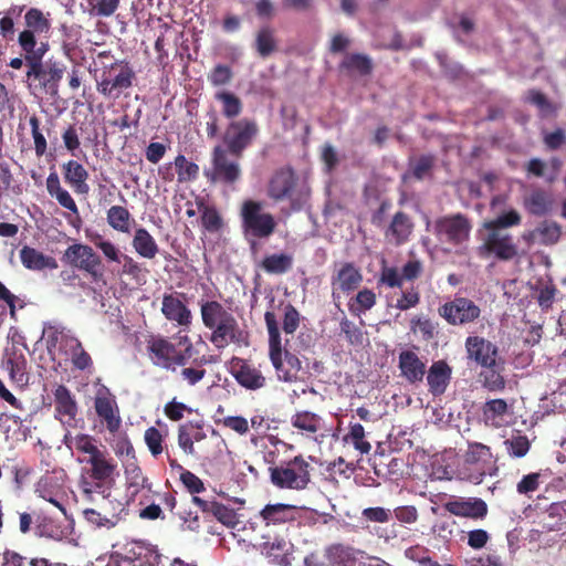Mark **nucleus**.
Listing matches in <instances>:
<instances>
[{"label":"nucleus","instance_id":"obj_1","mask_svg":"<svg viewBox=\"0 0 566 566\" xmlns=\"http://www.w3.org/2000/svg\"><path fill=\"white\" fill-rule=\"evenodd\" d=\"M199 305L202 324L211 332L209 340L217 349L230 344L248 345L249 334L241 328L231 308L216 300H202Z\"/></svg>","mask_w":566,"mask_h":566},{"label":"nucleus","instance_id":"obj_2","mask_svg":"<svg viewBox=\"0 0 566 566\" xmlns=\"http://www.w3.org/2000/svg\"><path fill=\"white\" fill-rule=\"evenodd\" d=\"M264 459L271 464L270 481L277 489L302 491L310 484L311 465L303 455H296L279 465L274 462V452H269Z\"/></svg>","mask_w":566,"mask_h":566},{"label":"nucleus","instance_id":"obj_3","mask_svg":"<svg viewBox=\"0 0 566 566\" xmlns=\"http://www.w3.org/2000/svg\"><path fill=\"white\" fill-rule=\"evenodd\" d=\"M264 322L269 334L270 360L280 379L284 381H292L297 377V373L302 368L301 360L289 350H283L279 322L275 313L266 311L264 314Z\"/></svg>","mask_w":566,"mask_h":566},{"label":"nucleus","instance_id":"obj_4","mask_svg":"<svg viewBox=\"0 0 566 566\" xmlns=\"http://www.w3.org/2000/svg\"><path fill=\"white\" fill-rule=\"evenodd\" d=\"M25 66V83L30 91L45 93L51 97L59 95L60 82L66 71L62 61L49 59L43 62L36 57L28 60Z\"/></svg>","mask_w":566,"mask_h":566},{"label":"nucleus","instance_id":"obj_5","mask_svg":"<svg viewBox=\"0 0 566 566\" xmlns=\"http://www.w3.org/2000/svg\"><path fill=\"white\" fill-rule=\"evenodd\" d=\"M241 229L245 239H266L276 228L274 217L263 211V205L252 199L244 200L240 209Z\"/></svg>","mask_w":566,"mask_h":566},{"label":"nucleus","instance_id":"obj_6","mask_svg":"<svg viewBox=\"0 0 566 566\" xmlns=\"http://www.w3.org/2000/svg\"><path fill=\"white\" fill-rule=\"evenodd\" d=\"M181 339L186 344L185 349H178L174 343L163 336L151 337L147 343V349L153 363L172 371L177 366H185L191 357L192 344L187 336Z\"/></svg>","mask_w":566,"mask_h":566},{"label":"nucleus","instance_id":"obj_7","mask_svg":"<svg viewBox=\"0 0 566 566\" xmlns=\"http://www.w3.org/2000/svg\"><path fill=\"white\" fill-rule=\"evenodd\" d=\"M259 134V126L254 119L241 118L231 120L222 135L223 147L229 154L239 159L250 147Z\"/></svg>","mask_w":566,"mask_h":566},{"label":"nucleus","instance_id":"obj_8","mask_svg":"<svg viewBox=\"0 0 566 566\" xmlns=\"http://www.w3.org/2000/svg\"><path fill=\"white\" fill-rule=\"evenodd\" d=\"M61 261L73 269L85 272L93 282H99L104 277L102 258L91 245L74 243L67 247Z\"/></svg>","mask_w":566,"mask_h":566},{"label":"nucleus","instance_id":"obj_9","mask_svg":"<svg viewBox=\"0 0 566 566\" xmlns=\"http://www.w3.org/2000/svg\"><path fill=\"white\" fill-rule=\"evenodd\" d=\"M135 71L126 60H117L104 65L102 80L97 82V91L106 97H118L122 91L133 86Z\"/></svg>","mask_w":566,"mask_h":566},{"label":"nucleus","instance_id":"obj_10","mask_svg":"<svg viewBox=\"0 0 566 566\" xmlns=\"http://www.w3.org/2000/svg\"><path fill=\"white\" fill-rule=\"evenodd\" d=\"M472 230V224L463 213H454L438 218L433 223V233L439 242L451 247L464 244Z\"/></svg>","mask_w":566,"mask_h":566},{"label":"nucleus","instance_id":"obj_11","mask_svg":"<svg viewBox=\"0 0 566 566\" xmlns=\"http://www.w3.org/2000/svg\"><path fill=\"white\" fill-rule=\"evenodd\" d=\"M486 233L478 247L481 258L494 256L500 261H511L518 255V248L512 234L493 228H484Z\"/></svg>","mask_w":566,"mask_h":566},{"label":"nucleus","instance_id":"obj_12","mask_svg":"<svg viewBox=\"0 0 566 566\" xmlns=\"http://www.w3.org/2000/svg\"><path fill=\"white\" fill-rule=\"evenodd\" d=\"M298 178L291 167L277 169L268 185V196L274 201L289 199L292 205L302 201L307 195L297 187Z\"/></svg>","mask_w":566,"mask_h":566},{"label":"nucleus","instance_id":"obj_13","mask_svg":"<svg viewBox=\"0 0 566 566\" xmlns=\"http://www.w3.org/2000/svg\"><path fill=\"white\" fill-rule=\"evenodd\" d=\"M221 145L213 147L211 153V168L205 171V176L211 182L233 185L241 178V167L238 160Z\"/></svg>","mask_w":566,"mask_h":566},{"label":"nucleus","instance_id":"obj_14","mask_svg":"<svg viewBox=\"0 0 566 566\" xmlns=\"http://www.w3.org/2000/svg\"><path fill=\"white\" fill-rule=\"evenodd\" d=\"M439 315L450 325L461 326L475 322L481 308L468 297H454L438 308Z\"/></svg>","mask_w":566,"mask_h":566},{"label":"nucleus","instance_id":"obj_15","mask_svg":"<svg viewBox=\"0 0 566 566\" xmlns=\"http://www.w3.org/2000/svg\"><path fill=\"white\" fill-rule=\"evenodd\" d=\"M230 373L235 381L247 390L256 391L266 386L265 376L247 359L233 357Z\"/></svg>","mask_w":566,"mask_h":566},{"label":"nucleus","instance_id":"obj_16","mask_svg":"<svg viewBox=\"0 0 566 566\" xmlns=\"http://www.w3.org/2000/svg\"><path fill=\"white\" fill-rule=\"evenodd\" d=\"M161 313L167 321L184 328H189L192 323L191 310L186 304V294L181 292L164 294Z\"/></svg>","mask_w":566,"mask_h":566},{"label":"nucleus","instance_id":"obj_17","mask_svg":"<svg viewBox=\"0 0 566 566\" xmlns=\"http://www.w3.org/2000/svg\"><path fill=\"white\" fill-rule=\"evenodd\" d=\"M465 350L468 359L474 361L481 368L494 367L495 361L501 359L497 346L481 336L467 337Z\"/></svg>","mask_w":566,"mask_h":566},{"label":"nucleus","instance_id":"obj_18","mask_svg":"<svg viewBox=\"0 0 566 566\" xmlns=\"http://www.w3.org/2000/svg\"><path fill=\"white\" fill-rule=\"evenodd\" d=\"M447 512L454 516L474 521L483 520L489 512L488 504L480 497H451L443 504Z\"/></svg>","mask_w":566,"mask_h":566},{"label":"nucleus","instance_id":"obj_19","mask_svg":"<svg viewBox=\"0 0 566 566\" xmlns=\"http://www.w3.org/2000/svg\"><path fill=\"white\" fill-rule=\"evenodd\" d=\"M54 417L63 426H74L77 415V402L74 395L65 385H57L53 390Z\"/></svg>","mask_w":566,"mask_h":566},{"label":"nucleus","instance_id":"obj_20","mask_svg":"<svg viewBox=\"0 0 566 566\" xmlns=\"http://www.w3.org/2000/svg\"><path fill=\"white\" fill-rule=\"evenodd\" d=\"M413 230L412 218L407 212L399 210L394 213L382 234L389 243L399 247L410 240Z\"/></svg>","mask_w":566,"mask_h":566},{"label":"nucleus","instance_id":"obj_21","mask_svg":"<svg viewBox=\"0 0 566 566\" xmlns=\"http://www.w3.org/2000/svg\"><path fill=\"white\" fill-rule=\"evenodd\" d=\"M82 461L90 465L88 476L92 480L115 482L117 464L107 451L101 450L93 457H86Z\"/></svg>","mask_w":566,"mask_h":566},{"label":"nucleus","instance_id":"obj_22","mask_svg":"<svg viewBox=\"0 0 566 566\" xmlns=\"http://www.w3.org/2000/svg\"><path fill=\"white\" fill-rule=\"evenodd\" d=\"M94 408L97 416L105 422L107 430L112 433L117 432L122 419L115 398L109 392L97 395L94 400Z\"/></svg>","mask_w":566,"mask_h":566},{"label":"nucleus","instance_id":"obj_23","mask_svg":"<svg viewBox=\"0 0 566 566\" xmlns=\"http://www.w3.org/2000/svg\"><path fill=\"white\" fill-rule=\"evenodd\" d=\"M1 367L17 386L23 388L29 384L28 361L22 353L17 350L6 353L1 359Z\"/></svg>","mask_w":566,"mask_h":566},{"label":"nucleus","instance_id":"obj_24","mask_svg":"<svg viewBox=\"0 0 566 566\" xmlns=\"http://www.w3.org/2000/svg\"><path fill=\"white\" fill-rule=\"evenodd\" d=\"M363 281V275L354 263L346 262L332 277L333 297H336L337 292L349 293L356 290Z\"/></svg>","mask_w":566,"mask_h":566},{"label":"nucleus","instance_id":"obj_25","mask_svg":"<svg viewBox=\"0 0 566 566\" xmlns=\"http://www.w3.org/2000/svg\"><path fill=\"white\" fill-rule=\"evenodd\" d=\"M62 171L64 181L75 193L85 196L90 192L88 171L81 163L71 159L62 165Z\"/></svg>","mask_w":566,"mask_h":566},{"label":"nucleus","instance_id":"obj_26","mask_svg":"<svg viewBox=\"0 0 566 566\" xmlns=\"http://www.w3.org/2000/svg\"><path fill=\"white\" fill-rule=\"evenodd\" d=\"M399 369L410 384L421 382L426 375V364L412 350H402L399 354Z\"/></svg>","mask_w":566,"mask_h":566},{"label":"nucleus","instance_id":"obj_27","mask_svg":"<svg viewBox=\"0 0 566 566\" xmlns=\"http://www.w3.org/2000/svg\"><path fill=\"white\" fill-rule=\"evenodd\" d=\"M452 375L451 367L444 360L434 361L427 375L429 391L433 396H441L446 392Z\"/></svg>","mask_w":566,"mask_h":566},{"label":"nucleus","instance_id":"obj_28","mask_svg":"<svg viewBox=\"0 0 566 566\" xmlns=\"http://www.w3.org/2000/svg\"><path fill=\"white\" fill-rule=\"evenodd\" d=\"M265 525H279L296 520V506L284 503L266 504L260 512Z\"/></svg>","mask_w":566,"mask_h":566},{"label":"nucleus","instance_id":"obj_29","mask_svg":"<svg viewBox=\"0 0 566 566\" xmlns=\"http://www.w3.org/2000/svg\"><path fill=\"white\" fill-rule=\"evenodd\" d=\"M19 255L22 265L31 271H42L44 269L54 270L57 268V262L54 258L45 255L29 245H24L20 250Z\"/></svg>","mask_w":566,"mask_h":566},{"label":"nucleus","instance_id":"obj_30","mask_svg":"<svg viewBox=\"0 0 566 566\" xmlns=\"http://www.w3.org/2000/svg\"><path fill=\"white\" fill-rule=\"evenodd\" d=\"M553 205L552 195L542 188L533 189L528 195L523 198V207L525 210L536 217L547 214Z\"/></svg>","mask_w":566,"mask_h":566},{"label":"nucleus","instance_id":"obj_31","mask_svg":"<svg viewBox=\"0 0 566 566\" xmlns=\"http://www.w3.org/2000/svg\"><path fill=\"white\" fill-rule=\"evenodd\" d=\"M338 67L340 71H346L348 75L369 76L374 70V63L367 54L347 53Z\"/></svg>","mask_w":566,"mask_h":566},{"label":"nucleus","instance_id":"obj_32","mask_svg":"<svg viewBox=\"0 0 566 566\" xmlns=\"http://www.w3.org/2000/svg\"><path fill=\"white\" fill-rule=\"evenodd\" d=\"M291 424L307 438L317 440L315 436L323 429V419L317 413L302 410L292 416Z\"/></svg>","mask_w":566,"mask_h":566},{"label":"nucleus","instance_id":"obj_33","mask_svg":"<svg viewBox=\"0 0 566 566\" xmlns=\"http://www.w3.org/2000/svg\"><path fill=\"white\" fill-rule=\"evenodd\" d=\"M509 406L504 399H490L482 407V417L486 426L501 428L506 422Z\"/></svg>","mask_w":566,"mask_h":566},{"label":"nucleus","instance_id":"obj_34","mask_svg":"<svg viewBox=\"0 0 566 566\" xmlns=\"http://www.w3.org/2000/svg\"><path fill=\"white\" fill-rule=\"evenodd\" d=\"M262 553L266 555L270 563L280 566H290L292 563L291 548L292 544L284 539H275L274 542H265L262 544Z\"/></svg>","mask_w":566,"mask_h":566},{"label":"nucleus","instance_id":"obj_35","mask_svg":"<svg viewBox=\"0 0 566 566\" xmlns=\"http://www.w3.org/2000/svg\"><path fill=\"white\" fill-rule=\"evenodd\" d=\"M132 245L135 252L144 259H154L159 252L156 240L144 227L135 229Z\"/></svg>","mask_w":566,"mask_h":566},{"label":"nucleus","instance_id":"obj_36","mask_svg":"<svg viewBox=\"0 0 566 566\" xmlns=\"http://www.w3.org/2000/svg\"><path fill=\"white\" fill-rule=\"evenodd\" d=\"M504 370V361L502 359L495 361L494 367H482L479 374V380L489 391H502L506 381L502 375Z\"/></svg>","mask_w":566,"mask_h":566},{"label":"nucleus","instance_id":"obj_37","mask_svg":"<svg viewBox=\"0 0 566 566\" xmlns=\"http://www.w3.org/2000/svg\"><path fill=\"white\" fill-rule=\"evenodd\" d=\"M253 48L262 59H266L275 53L277 51V40L274 29L269 25L261 27L255 33Z\"/></svg>","mask_w":566,"mask_h":566},{"label":"nucleus","instance_id":"obj_38","mask_svg":"<svg viewBox=\"0 0 566 566\" xmlns=\"http://www.w3.org/2000/svg\"><path fill=\"white\" fill-rule=\"evenodd\" d=\"M83 517L85 521L95 527L112 528L118 522V514L113 510L109 512L106 505H101L99 510L85 509L83 511Z\"/></svg>","mask_w":566,"mask_h":566},{"label":"nucleus","instance_id":"obj_39","mask_svg":"<svg viewBox=\"0 0 566 566\" xmlns=\"http://www.w3.org/2000/svg\"><path fill=\"white\" fill-rule=\"evenodd\" d=\"M293 266V256L286 253H273L264 256L261 268L269 274L281 275Z\"/></svg>","mask_w":566,"mask_h":566},{"label":"nucleus","instance_id":"obj_40","mask_svg":"<svg viewBox=\"0 0 566 566\" xmlns=\"http://www.w3.org/2000/svg\"><path fill=\"white\" fill-rule=\"evenodd\" d=\"M108 226L115 231L122 233L130 232L132 214L127 208L123 206H112L106 212Z\"/></svg>","mask_w":566,"mask_h":566},{"label":"nucleus","instance_id":"obj_41","mask_svg":"<svg viewBox=\"0 0 566 566\" xmlns=\"http://www.w3.org/2000/svg\"><path fill=\"white\" fill-rule=\"evenodd\" d=\"M50 13H43L39 8H30L24 14L25 30H32L38 34H46L51 30Z\"/></svg>","mask_w":566,"mask_h":566},{"label":"nucleus","instance_id":"obj_42","mask_svg":"<svg viewBox=\"0 0 566 566\" xmlns=\"http://www.w3.org/2000/svg\"><path fill=\"white\" fill-rule=\"evenodd\" d=\"M214 98L221 103V112L224 117L233 119L242 113V101L234 93L219 91L214 94Z\"/></svg>","mask_w":566,"mask_h":566},{"label":"nucleus","instance_id":"obj_43","mask_svg":"<svg viewBox=\"0 0 566 566\" xmlns=\"http://www.w3.org/2000/svg\"><path fill=\"white\" fill-rule=\"evenodd\" d=\"M437 163V157L432 154H423L419 157L411 158L408 167L411 176L417 180H422L431 175Z\"/></svg>","mask_w":566,"mask_h":566},{"label":"nucleus","instance_id":"obj_44","mask_svg":"<svg viewBox=\"0 0 566 566\" xmlns=\"http://www.w3.org/2000/svg\"><path fill=\"white\" fill-rule=\"evenodd\" d=\"M343 440L346 443H352L361 454H368L371 450V444L365 440V428L358 422L349 424V431Z\"/></svg>","mask_w":566,"mask_h":566},{"label":"nucleus","instance_id":"obj_45","mask_svg":"<svg viewBox=\"0 0 566 566\" xmlns=\"http://www.w3.org/2000/svg\"><path fill=\"white\" fill-rule=\"evenodd\" d=\"M491 458L490 447L479 442L469 443L468 450L464 453V462L471 465L486 464Z\"/></svg>","mask_w":566,"mask_h":566},{"label":"nucleus","instance_id":"obj_46","mask_svg":"<svg viewBox=\"0 0 566 566\" xmlns=\"http://www.w3.org/2000/svg\"><path fill=\"white\" fill-rule=\"evenodd\" d=\"M538 233V243L543 245H553L558 242L562 235V228L554 221L544 220L536 227Z\"/></svg>","mask_w":566,"mask_h":566},{"label":"nucleus","instance_id":"obj_47","mask_svg":"<svg viewBox=\"0 0 566 566\" xmlns=\"http://www.w3.org/2000/svg\"><path fill=\"white\" fill-rule=\"evenodd\" d=\"M522 222L520 212L515 209H510L502 212L495 219L484 222L483 228H493L504 231L507 228L517 227Z\"/></svg>","mask_w":566,"mask_h":566},{"label":"nucleus","instance_id":"obj_48","mask_svg":"<svg viewBox=\"0 0 566 566\" xmlns=\"http://www.w3.org/2000/svg\"><path fill=\"white\" fill-rule=\"evenodd\" d=\"M0 566H48L45 558H27L19 553L6 549L1 556Z\"/></svg>","mask_w":566,"mask_h":566},{"label":"nucleus","instance_id":"obj_49","mask_svg":"<svg viewBox=\"0 0 566 566\" xmlns=\"http://www.w3.org/2000/svg\"><path fill=\"white\" fill-rule=\"evenodd\" d=\"M114 484L115 482L98 480H92L91 482L86 481L83 484V494L90 502H95V494L101 495L103 500H108Z\"/></svg>","mask_w":566,"mask_h":566},{"label":"nucleus","instance_id":"obj_50","mask_svg":"<svg viewBox=\"0 0 566 566\" xmlns=\"http://www.w3.org/2000/svg\"><path fill=\"white\" fill-rule=\"evenodd\" d=\"M525 102L536 106L543 117L555 114L557 111L556 106L547 98V96L535 88L527 91Z\"/></svg>","mask_w":566,"mask_h":566},{"label":"nucleus","instance_id":"obj_51","mask_svg":"<svg viewBox=\"0 0 566 566\" xmlns=\"http://www.w3.org/2000/svg\"><path fill=\"white\" fill-rule=\"evenodd\" d=\"M175 167L178 174L179 182L195 180L199 175V166L192 161H189L184 155H178L175 158Z\"/></svg>","mask_w":566,"mask_h":566},{"label":"nucleus","instance_id":"obj_52","mask_svg":"<svg viewBox=\"0 0 566 566\" xmlns=\"http://www.w3.org/2000/svg\"><path fill=\"white\" fill-rule=\"evenodd\" d=\"M25 6H12L10 7L6 15L0 19V35L3 39L12 40L14 35V17H20Z\"/></svg>","mask_w":566,"mask_h":566},{"label":"nucleus","instance_id":"obj_53","mask_svg":"<svg viewBox=\"0 0 566 566\" xmlns=\"http://www.w3.org/2000/svg\"><path fill=\"white\" fill-rule=\"evenodd\" d=\"M505 450L512 458H522L530 450V441L526 436L520 433L512 436L504 441Z\"/></svg>","mask_w":566,"mask_h":566},{"label":"nucleus","instance_id":"obj_54","mask_svg":"<svg viewBox=\"0 0 566 566\" xmlns=\"http://www.w3.org/2000/svg\"><path fill=\"white\" fill-rule=\"evenodd\" d=\"M375 304L376 294L369 289H364L357 293L355 303H349V311L353 314L359 315L374 307Z\"/></svg>","mask_w":566,"mask_h":566},{"label":"nucleus","instance_id":"obj_55","mask_svg":"<svg viewBox=\"0 0 566 566\" xmlns=\"http://www.w3.org/2000/svg\"><path fill=\"white\" fill-rule=\"evenodd\" d=\"M301 324V314L296 310V307L286 303L283 306V321H282V329L286 335H293Z\"/></svg>","mask_w":566,"mask_h":566},{"label":"nucleus","instance_id":"obj_56","mask_svg":"<svg viewBox=\"0 0 566 566\" xmlns=\"http://www.w3.org/2000/svg\"><path fill=\"white\" fill-rule=\"evenodd\" d=\"M0 300L7 304L10 317L13 321H17V311L24 308L27 305L23 298L13 294L2 282H0Z\"/></svg>","mask_w":566,"mask_h":566},{"label":"nucleus","instance_id":"obj_57","mask_svg":"<svg viewBox=\"0 0 566 566\" xmlns=\"http://www.w3.org/2000/svg\"><path fill=\"white\" fill-rule=\"evenodd\" d=\"M36 34L38 33L32 30L24 29L18 35V43L25 54V63H28V60L40 57V54L35 56V48L38 44Z\"/></svg>","mask_w":566,"mask_h":566},{"label":"nucleus","instance_id":"obj_58","mask_svg":"<svg viewBox=\"0 0 566 566\" xmlns=\"http://www.w3.org/2000/svg\"><path fill=\"white\" fill-rule=\"evenodd\" d=\"M327 557L335 564H346L348 562L354 563L356 559L354 548L343 544H334L329 546L327 549Z\"/></svg>","mask_w":566,"mask_h":566},{"label":"nucleus","instance_id":"obj_59","mask_svg":"<svg viewBox=\"0 0 566 566\" xmlns=\"http://www.w3.org/2000/svg\"><path fill=\"white\" fill-rule=\"evenodd\" d=\"M112 449L115 455L120 460H135V449L126 433L118 434L113 443Z\"/></svg>","mask_w":566,"mask_h":566},{"label":"nucleus","instance_id":"obj_60","mask_svg":"<svg viewBox=\"0 0 566 566\" xmlns=\"http://www.w3.org/2000/svg\"><path fill=\"white\" fill-rule=\"evenodd\" d=\"M144 440L154 458H157L164 452V436L157 428H147L144 434Z\"/></svg>","mask_w":566,"mask_h":566},{"label":"nucleus","instance_id":"obj_61","mask_svg":"<svg viewBox=\"0 0 566 566\" xmlns=\"http://www.w3.org/2000/svg\"><path fill=\"white\" fill-rule=\"evenodd\" d=\"M233 72L230 66L217 64L208 74V81L212 86H223L232 81Z\"/></svg>","mask_w":566,"mask_h":566},{"label":"nucleus","instance_id":"obj_62","mask_svg":"<svg viewBox=\"0 0 566 566\" xmlns=\"http://www.w3.org/2000/svg\"><path fill=\"white\" fill-rule=\"evenodd\" d=\"M339 325L342 333L350 345L356 346L363 344V332L354 322L349 321L347 317H343Z\"/></svg>","mask_w":566,"mask_h":566},{"label":"nucleus","instance_id":"obj_63","mask_svg":"<svg viewBox=\"0 0 566 566\" xmlns=\"http://www.w3.org/2000/svg\"><path fill=\"white\" fill-rule=\"evenodd\" d=\"M402 277L401 272L399 273L398 269L395 266L382 265L380 270V275L378 279V284L386 285L387 287H401L402 286Z\"/></svg>","mask_w":566,"mask_h":566},{"label":"nucleus","instance_id":"obj_64","mask_svg":"<svg viewBox=\"0 0 566 566\" xmlns=\"http://www.w3.org/2000/svg\"><path fill=\"white\" fill-rule=\"evenodd\" d=\"M420 303V292L416 286H410L406 291L401 292L399 298L396 302V308L400 311H408L412 307H416Z\"/></svg>","mask_w":566,"mask_h":566}]
</instances>
